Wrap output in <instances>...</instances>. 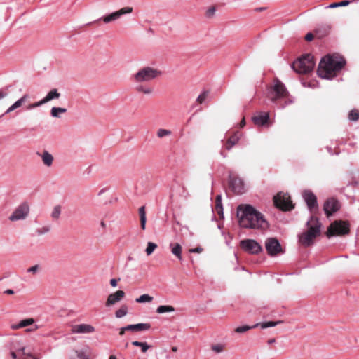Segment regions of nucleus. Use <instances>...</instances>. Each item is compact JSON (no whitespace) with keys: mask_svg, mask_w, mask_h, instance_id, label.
Returning a JSON list of instances; mask_svg holds the SVG:
<instances>
[{"mask_svg":"<svg viewBox=\"0 0 359 359\" xmlns=\"http://www.w3.org/2000/svg\"><path fill=\"white\" fill-rule=\"evenodd\" d=\"M35 320L32 318H25L21 320L19 323L11 325V328L14 330L21 329L25 327L33 325L32 327L27 328V332H34L39 329V325H34Z\"/></svg>","mask_w":359,"mask_h":359,"instance_id":"obj_14","label":"nucleus"},{"mask_svg":"<svg viewBox=\"0 0 359 359\" xmlns=\"http://www.w3.org/2000/svg\"><path fill=\"white\" fill-rule=\"evenodd\" d=\"M237 217L239 225L243 228L266 229L269 226L263 215L251 205H239Z\"/></svg>","mask_w":359,"mask_h":359,"instance_id":"obj_1","label":"nucleus"},{"mask_svg":"<svg viewBox=\"0 0 359 359\" xmlns=\"http://www.w3.org/2000/svg\"><path fill=\"white\" fill-rule=\"evenodd\" d=\"M109 359H116L115 355H111Z\"/></svg>","mask_w":359,"mask_h":359,"instance_id":"obj_60","label":"nucleus"},{"mask_svg":"<svg viewBox=\"0 0 359 359\" xmlns=\"http://www.w3.org/2000/svg\"><path fill=\"white\" fill-rule=\"evenodd\" d=\"M60 97V93L56 88L50 90L47 95L43 97L46 103L55 99H58Z\"/></svg>","mask_w":359,"mask_h":359,"instance_id":"obj_25","label":"nucleus"},{"mask_svg":"<svg viewBox=\"0 0 359 359\" xmlns=\"http://www.w3.org/2000/svg\"><path fill=\"white\" fill-rule=\"evenodd\" d=\"M252 328H253L252 326L243 325V326L238 327L235 331L238 333H243V332L248 331L249 330H250Z\"/></svg>","mask_w":359,"mask_h":359,"instance_id":"obj_45","label":"nucleus"},{"mask_svg":"<svg viewBox=\"0 0 359 359\" xmlns=\"http://www.w3.org/2000/svg\"><path fill=\"white\" fill-rule=\"evenodd\" d=\"M43 164L48 167L52 165L53 162V156L48 151H44L41 155Z\"/></svg>","mask_w":359,"mask_h":359,"instance_id":"obj_26","label":"nucleus"},{"mask_svg":"<svg viewBox=\"0 0 359 359\" xmlns=\"http://www.w3.org/2000/svg\"><path fill=\"white\" fill-rule=\"evenodd\" d=\"M128 343H126V344H125V348H128Z\"/></svg>","mask_w":359,"mask_h":359,"instance_id":"obj_64","label":"nucleus"},{"mask_svg":"<svg viewBox=\"0 0 359 359\" xmlns=\"http://www.w3.org/2000/svg\"><path fill=\"white\" fill-rule=\"evenodd\" d=\"M50 231V226H44L41 228H39L36 230V233L38 235H43L45 233H48Z\"/></svg>","mask_w":359,"mask_h":359,"instance_id":"obj_44","label":"nucleus"},{"mask_svg":"<svg viewBox=\"0 0 359 359\" xmlns=\"http://www.w3.org/2000/svg\"><path fill=\"white\" fill-rule=\"evenodd\" d=\"M285 104H280V105L279 106V107H280V108H284V107H285Z\"/></svg>","mask_w":359,"mask_h":359,"instance_id":"obj_63","label":"nucleus"},{"mask_svg":"<svg viewBox=\"0 0 359 359\" xmlns=\"http://www.w3.org/2000/svg\"><path fill=\"white\" fill-rule=\"evenodd\" d=\"M315 36V34H313L311 32H309L308 34H306V35L305 36V39L307 41H311L313 38H314Z\"/></svg>","mask_w":359,"mask_h":359,"instance_id":"obj_48","label":"nucleus"},{"mask_svg":"<svg viewBox=\"0 0 359 359\" xmlns=\"http://www.w3.org/2000/svg\"><path fill=\"white\" fill-rule=\"evenodd\" d=\"M306 226L307 230L299 236V241L302 245L309 247L313 244L316 238L320 235L321 224L317 217L311 216Z\"/></svg>","mask_w":359,"mask_h":359,"instance_id":"obj_4","label":"nucleus"},{"mask_svg":"<svg viewBox=\"0 0 359 359\" xmlns=\"http://www.w3.org/2000/svg\"><path fill=\"white\" fill-rule=\"evenodd\" d=\"M332 29V26L329 24H323L320 25H318L315 29H314V34L316 37L318 39H323L327 36Z\"/></svg>","mask_w":359,"mask_h":359,"instance_id":"obj_18","label":"nucleus"},{"mask_svg":"<svg viewBox=\"0 0 359 359\" xmlns=\"http://www.w3.org/2000/svg\"><path fill=\"white\" fill-rule=\"evenodd\" d=\"M349 233V224L344 221H335L332 223L326 233V236L330 238L334 236H342Z\"/></svg>","mask_w":359,"mask_h":359,"instance_id":"obj_6","label":"nucleus"},{"mask_svg":"<svg viewBox=\"0 0 359 359\" xmlns=\"http://www.w3.org/2000/svg\"><path fill=\"white\" fill-rule=\"evenodd\" d=\"M327 150H328V151L330 152V154H332V149L331 148L327 147Z\"/></svg>","mask_w":359,"mask_h":359,"instance_id":"obj_58","label":"nucleus"},{"mask_svg":"<svg viewBox=\"0 0 359 359\" xmlns=\"http://www.w3.org/2000/svg\"><path fill=\"white\" fill-rule=\"evenodd\" d=\"M67 111V109L62 107H53L50 110V115L54 118H60V114H64Z\"/></svg>","mask_w":359,"mask_h":359,"instance_id":"obj_31","label":"nucleus"},{"mask_svg":"<svg viewBox=\"0 0 359 359\" xmlns=\"http://www.w3.org/2000/svg\"><path fill=\"white\" fill-rule=\"evenodd\" d=\"M153 300V297L147 294H144L141 295L140 297L135 299V302L137 303H145V302H151Z\"/></svg>","mask_w":359,"mask_h":359,"instance_id":"obj_35","label":"nucleus"},{"mask_svg":"<svg viewBox=\"0 0 359 359\" xmlns=\"http://www.w3.org/2000/svg\"><path fill=\"white\" fill-rule=\"evenodd\" d=\"M171 133H172V132L169 130L161 128V129H158L157 131V136L159 138H162L163 137L170 135Z\"/></svg>","mask_w":359,"mask_h":359,"instance_id":"obj_40","label":"nucleus"},{"mask_svg":"<svg viewBox=\"0 0 359 359\" xmlns=\"http://www.w3.org/2000/svg\"><path fill=\"white\" fill-rule=\"evenodd\" d=\"M29 95L28 93H25L20 98L25 103L29 99Z\"/></svg>","mask_w":359,"mask_h":359,"instance_id":"obj_51","label":"nucleus"},{"mask_svg":"<svg viewBox=\"0 0 359 359\" xmlns=\"http://www.w3.org/2000/svg\"><path fill=\"white\" fill-rule=\"evenodd\" d=\"M110 284L112 287H116L117 285V280L113 278L110 280Z\"/></svg>","mask_w":359,"mask_h":359,"instance_id":"obj_53","label":"nucleus"},{"mask_svg":"<svg viewBox=\"0 0 359 359\" xmlns=\"http://www.w3.org/2000/svg\"><path fill=\"white\" fill-rule=\"evenodd\" d=\"M75 353L79 359H92L91 350L88 347L80 351L76 350Z\"/></svg>","mask_w":359,"mask_h":359,"instance_id":"obj_24","label":"nucleus"},{"mask_svg":"<svg viewBox=\"0 0 359 359\" xmlns=\"http://www.w3.org/2000/svg\"><path fill=\"white\" fill-rule=\"evenodd\" d=\"M29 213V206L27 202L19 205L10 215L9 220L12 222L23 220L27 218Z\"/></svg>","mask_w":359,"mask_h":359,"instance_id":"obj_10","label":"nucleus"},{"mask_svg":"<svg viewBox=\"0 0 359 359\" xmlns=\"http://www.w3.org/2000/svg\"><path fill=\"white\" fill-rule=\"evenodd\" d=\"M302 196L311 214H314L318 208L316 196L312 191L309 190L304 191L302 194Z\"/></svg>","mask_w":359,"mask_h":359,"instance_id":"obj_13","label":"nucleus"},{"mask_svg":"<svg viewBox=\"0 0 359 359\" xmlns=\"http://www.w3.org/2000/svg\"><path fill=\"white\" fill-rule=\"evenodd\" d=\"M157 248V245L152 242H148L147 248L145 250V252L147 255H150L155 250V249Z\"/></svg>","mask_w":359,"mask_h":359,"instance_id":"obj_38","label":"nucleus"},{"mask_svg":"<svg viewBox=\"0 0 359 359\" xmlns=\"http://www.w3.org/2000/svg\"><path fill=\"white\" fill-rule=\"evenodd\" d=\"M221 155H222L224 158H225L226 156V155L225 154H224L222 151L221 152Z\"/></svg>","mask_w":359,"mask_h":359,"instance_id":"obj_62","label":"nucleus"},{"mask_svg":"<svg viewBox=\"0 0 359 359\" xmlns=\"http://www.w3.org/2000/svg\"><path fill=\"white\" fill-rule=\"evenodd\" d=\"M170 248L171 252L180 261L182 260V248L179 243H170Z\"/></svg>","mask_w":359,"mask_h":359,"instance_id":"obj_23","label":"nucleus"},{"mask_svg":"<svg viewBox=\"0 0 359 359\" xmlns=\"http://www.w3.org/2000/svg\"><path fill=\"white\" fill-rule=\"evenodd\" d=\"M128 331L130 332H141V331H146L151 328V325L149 323H137V324H133V325H128Z\"/></svg>","mask_w":359,"mask_h":359,"instance_id":"obj_22","label":"nucleus"},{"mask_svg":"<svg viewBox=\"0 0 359 359\" xmlns=\"http://www.w3.org/2000/svg\"><path fill=\"white\" fill-rule=\"evenodd\" d=\"M8 95V92L4 90H0V100L4 99Z\"/></svg>","mask_w":359,"mask_h":359,"instance_id":"obj_49","label":"nucleus"},{"mask_svg":"<svg viewBox=\"0 0 359 359\" xmlns=\"http://www.w3.org/2000/svg\"><path fill=\"white\" fill-rule=\"evenodd\" d=\"M172 350L173 351H177V348L176 346H173V347L172 348Z\"/></svg>","mask_w":359,"mask_h":359,"instance_id":"obj_59","label":"nucleus"},{"mask_svg":"<svg viewBox=\"0 0 359 359\" xmlns=\"http://www.w3.org/2000/svg\"><path fill=\"white\" fill-rule=\"evenodd\" d=\"M240 246L245 252L252 255H257L262 251L261 245L253 239L242 240Z\"/></svg>","mask_w":359,"mask_h":359,"instance_id":"obj_9","label":"nucleus"},{"mask_svg":"<svg viewBox=\"0 0 359 359\" xmlns=\"http://www.w3.org/2000/svg\"><path fill=\"white\" fill-rule=\"evenodd\" d=\"M340 208L337 200L331 198H328L324 203L323 210L327 216H330L337 212Z\"/></svg>","mask_w":359,"mask_h":359,"instance_id":"obj_16","label":"nucleus"},{"mask_svg":"<svg viewBox=\"0 0 359 359\" xmlns=\"http://www.w3.org/2000/svg\"><path fill=\"white\" fill-rule=\"evenodd\" d=\"M173 311H175V308L170 305H161V306H159L156 309V312L158 313H166V312H173Z\"/></svg>","mask_w":359,"mask_h":359,"instance_id":"obj_33","label":"nucleus"},{"mask_svg":"<svg viewBox=\"0 0 359 359\" xmlns=\"http://www.w3.org/2000/svg\"><path fill=\"white\" fill-rule=\"evenodd\" d=\"M245 124V120L243 119L241 122V127H243Z\"/></svg>","mask_w":359,"mask_h":359,"instance_id":"obj_57","label":"nucleus"},{"mask_svg":"<svg viewBox=\"0 0 359 359\" xmlns=\"http://www.w3.org/2000/svg\"><path fill=\"white\" fill-rule=\"evenodd\" d=\"M215 209L219 215H223V206L222 203V196L220 195L216 196Z\"/></svg>","mask_w":359,"mask_h":359,"instance_id":"obj_29","label":"nucleus"},{"mask_svg":"<svg viewBox=\"0 0 359 359\" xmlns=\"http://www.w3.org/2000/svg\"><path fill=\"white\" fill-rule=\"evenodd\" d=\"M346 60L338 55H327L320 61L318 75L323 79H332L345 66Z\"/></svg>","mask_w":359,"mask_h":359,"instance_id":"obj_3","label":"nucleus"},{"mask_svg":"<svg viewBox=\"0 0 359 359\" xmlns=\"http://www.w3.org/2000/svg\"><path fill=\"white\" fill-rule=\"evenodd\" d=\"M133 11L131 7H124L117 11L111 13V14L101 18L100 20H102L104 23H109L118 19L121 15L127 13H130Z\"/></svg>","mask_w":359,"mask_h":359,"instance_id":"obj_15","label":"nucleus"},{"mask_svg":"<svg viewBox=\"0 0 359 359\" xmlns=\"http://www.w3.org/2000/svg\"><path fill=\"white\" fill-rule=\"evenodd\" d=\"M41 266L39 264H36L34 266H32L28 268L27 269V272L35 275L37 273H39L41 271Z\"/></svg>","mask_w":359,"mask_h":359,"instance_id":"obj_41","label":"nucleus"},{"mask_svg":"<svg viewBox=\"0 0 359 359\" xmlns=\"http://www.w3.org/2000/svg\"><path fill=\"white\" fill-rule=\"evenodd\" d=\"M349 3L350 2L348 1H343L341 2H338V3H333V4H330L327 6V8H337V7H339V6H348L349 4Z\"/></svg>","mask_w":359,"mask_h":359,"instance_id":"obj_42","label":"nucleus"},{"mask_svg":"<svg viewBox=\"0 0 359 359\" xmlns=\"http://www.w3.org/2000/svg\"><path fill=\"white\" fill-rule=\"evenodd\" d=\"M224 346L221 344H213L211 346V349L217 353H222L224 350Z\"/></svg>","mask_w":359,"mask_h":359,"instance_id":"obj_43","label":"nucleus"},{"mask_svg":"<svg viewBox=\"0 0 359 359\" xmlns=\"http://www.w3.org/2000/svg\"><path fill=\"white\" fill-rule=\"evenodd\" d=\"M103 192H104V189L101 190V191L99 192L98 195H99V196H100V195H101L102 194H103Z\"/></svg>","mask_w":359,"mask_h":359,"instance_id":"obj_61","label":"nucleus"},{"mask_svg":"<svg viewBox=\"0 0 359 359\" xmlns=\"http://www.w3.org/2000/svg\"><path fill=\"white\" fill-rule=\"evenodd\" d=\"M229 187L236 194H242L245 191L243 180L231 173H229Z\"/></svg>","mask_w":359,"mask_h":359,"instance_id":"obj_12","label":"nucleus"},{"mask_svg":"<svg viewBox=\"0 0 359 359\" xmlns=\"http://www.w3.org/2000/svg\"><path fill=\"white\" fill-rule=\"evenodd\" d=\"M315 66L313 57L307 54L294 61L292 64L293 69L299 74H308L313 71Z\"/></svg>","mask_w":359,"mask_h":359,"instance_id":"obj_5","label":"nucleus"},{"mask_svg":"<svg viewBox=\"0 0 359 359\" xmlns=\"http://www.w3.org/2000/svg\"><path fill=\"white\" fill-rule=\"evenodd\" d=\"M132 344L135 346L140 347L142 353H146L151 347L147 342H140L138 341H133Z\"/></svg>","mask_w":359,"mask_h":359,"instance_id":"obj_34","label":"nucleus"},{"mask_svg":"<svg viewBox=\"0 0 359 359\" xmlns=\"http://www.w3.org/2000/svg\"><path fill=\"white\" fill-rule=\"evenodd\" d=\"M128 326H125V327H123L120 329V331H119V335L121 336H123L124 334H125V332L126 331H128Z\"/></svg>","mask_w":359,"mask_h":359,"instance_id":"obj_52","label":"nucleus"},{"mask_svg":"<svg viewBox=\"0 0 359 359\" xmlns=\"http://www.w3.org/2000/svg\"><path fill=\"white\" fill-rule=\"evenodd\" d=\"M275 341H276L275 339H270L268 340L267 343H268V344H272L275 343Z\"/></svg>","mask_w":359,"mask_h":359,"instance_id":"obj_56","label":"nucleus"},{"mask_svg":"<svg viewBox=\"0 0 359 359\" xmlns=\"http://www.w3.org/2000/svg\"><path fill=\"white\" fill-rule=\"evenodd\" d=\"M269 95L271 100L273 102H276L279 100L287 97L288 92L284 84L280 81L278 79H275L273 86L270 90Z\"/></svg>","mask_w":359,"mask_h":359,"instance_id":"obj_7","label":"nucleus"},{"mask_svg":"<svg viewBox=\"0 0 359 359\" xmlns=\"http://www.w3.org/2000/svg\"><path fill=\"white\" fill-rule=\"evenodd\" d=\"M275 205L283 210H290L294 206L287 194L279 193L273 197Z\"/></svg>","mask_w":359,"mask_h":359,"instance_id":"obj_8","label":"nucleus"},{"mask_svg":"<svg viewBox=\"0 0 359 359\" xmlns=\"http://www.w3.org/2000/svg\"><path fill=\"white\" fill-rule=\"evenodd\" d=\"M125 297V292L123 290H117L115 292L110 294L105 302L106 306H110L116 303L121 301Z\"/></svg>","mask_w":359,"mask_h":359,"instance_id":"obj_17","label":"nucleus"},{"mask_svg":"<svg viewBox=\"0 0 359 359\" xmlns=\"http://www.w3.org/2000/svg\"><path fill=\"white\" fill-rule=\"evenodd\" d=\"M216 9L214 6L210 7L205 12V16L208 18H211L215 15Z\"/></svg>","mask_w":359,"mask_h":359,"instance_id":"obj_46","label":"nucleus"},{"mask_svg":"<svg viewBox=\"0 0 359 359\" xmlns=\"http://www.w3.org/2000/svg\"><path fill=\"white\" fill-rule=\"evenodd\" d=\"M95 331V327L88 324H79L74 325L72 332L76 334L92 333Z\"/></svg>","mask_w":359,"mask_h":359,"instance_id":"obj_19","label":"nucleus"},{"mask_svg":"<svg viewBox=\"0 0 359 359\" xmlns=\"http://www.w3.org/2000/svg\"><path fill=\"white\" fill-rule=\"evenodd\" d=\"M348 118L351 121H357L359 119V111L356 109L351 110L348 114Z\"/></svg>","mask_w":359,"mask_h":359,"instance_id":"obj_39","label":"nucleus"},{"mask_svg":"<svg viewBox=\"0 0 359 359\" xmlns=\"http://www.w3.org/2000/svg\"><path fill=\"white\" fill-rule=\"evenodd\" d=\"M128 311V306L126 304L121 305V306L115 312V316L117 318H121L125 316Z\"/></svg>","mask_w":359,"mask_h":359,"instance_id":"obj_32","label":"nucleus"},{"mask_svg":"<svg viewBox=\"0 0 359 359\" xmlns=\"http://www.w3.org/2000/svg\"><path fill=\"white\" fill-rule=\"evenodd\" d=\"M203 250V249L200 247H198V248H191L189 250V252H191V253H194V252H201Z\"/></svg>","mask_w":359,"mask_h":359,"instance_id":"obj_50","label":"nucleus"},{"mask_svg":"<svg viewBox=\"0 0 359 359\" xmlns=\"http://www.w3.org/2000/svg\"><path fill=\"white\" fill-rule=\"evenodd\" d=\"M265 248L268 255L272 257L283 252L282 247L276 238H268L265 241Z\"/></svg>","mask_w":359,"mask_h":359,"instance_id":"obj_11","label":"nucleus"},{"mask_svg":"<svg viewBox=\"0 0 359 359\" xmlns=\"http://www.w3.org/2000/svg\"><path fill=\"white\" fill-rule=\"evenodd\" d=\"M241 137V134L239 132H236L233 135H231L226 142V149L231 150L232 147L238 142Z\"/></svg>","mask_w":359,"mask_h":359,"instance_id":"obj_21","label":"nucleus"},{"mask_svg":"<svg viewBox=\"0 0 359 359\" xmlns=\"http://www.w3.org/2000/svg\"><path fill=\"white\" fill-rule=\"evenodd\" d=\"M161 75V72L160 70L147 66L140 68L136 73L133 74L131 79L137 83L135 90L138 93L150 95L154 93V88L143 83L150 82Z\"/></svg>","mask_w":359,"mask_h":359,"instance_id":"obj_2","label":"nucleus"},{"mask_svg":"<svg viewBox=\"0 0 359 359\" xmlns=\"http://www.w3.org/2000/svg\"><path fill=\"white\" fill-rule=\"evenodd\" d=\"M269 112H259L252 117V121L255 125L262 126L269 121Z\"/></svg>","mask_w":359,"mask_h":359,"instance_id":"obj_20","label":"nucleus"},{"mask_svg":"<svg viewBox=\"0 0 359 359\" xmlns=\"http://www.w3.org/2000/svg\"><path fill=\"white\" fill-rule=\"evenodd\" d=\"M281 323H282V321H269V322H265V323H257V324L252 325V327H257L258 326H260L261 328L265 329V328H268V327H274Z\"/></svg>","mask_w":359,"mask_h":359,"instance_id":"obj_30","label":"nucleus"},{"mask_svg":"<svg viewBox=\"0 0 359 359\" xmlns=\"http://www.w3.org/2000/svg\"><path fill=\"white\" fill-rule=\"evenodd\" d=\"M25 102L20 97L18 100H17L12 105H11L5 111V113L2 115L10 114L11 112L13 111L14 110L21 107Z\"/></svg>","mask_w":359,"mask_h":359,"instance_id":"obj_27","label":"nucleus"},{"mask_svg":"<svg viewBox=\"0 0 359 359\" xmlns=\"http://www.w3.org/2000/svg\"><path fill=\"white\" fill-rule=\"evenodd\" d=\"M100 226L103 229H106V223L104 222V221H101L100 222Z\"/></svg>","mask_w":359,"mask_h":359,"instance_id":"obj_55","label":"nucleus"},{"mask_svg":"<svg viewBox=\"0 0 359 359\" xmlns=\"http://www.w3.org/2000/svg\"><path fill=\"white\" fill-rule=\"evenodd\" d=\"M139 215H140L141 228H142V229L144 230L145 227H146V222H147L146 211H145L144 206H142L139 208Z\"/></svg>","mask_w":359,"mask_h":359,"instance_id":"obj_28","label":"nucleus"},{"mask_svg":"<svg viewBox=\"0 0 359 359\" xmlns=\"http://www.w3.org/2000/svg\"><path fill=\"white\" fill-rule=\"evenodd\" d=\"M61 214V207L60 205H56L53 208L51 212V217L53 219H58L60 218Z\"/></svg>","mask_w":359,"mask_h":359,"instance_id":"obj_36","label":"nucleus"},{"mask_svg":"<svg viewBox=\"0 0 359 359\" xmlns=\"http://www.w3.org/2000/svg\"><path fill=\"white\" fill-rule=\"evenodd\" d=\"M4 292L6 294H14V291L13 290H11V289H8Z\"/></svg>","mask_w":359,"mask_h":359,"instance_id":"obj_54","label":"nucleus"},{"mask_svg":"<svg viewBox=\"0 0 359 359\" xmlns=\"http://www.w3.org/2000/svg\"><path fill=\"white\" fill-rule=\"evenodd\" d=\"M208 96V92L203 91L196 99L197 102L202 104Z\"/></svg>","mask_w":359,"mask_h":359,"instance_id":"obj_47","label":"nucleus"},{"mask_svg":"<svg viewBox=\"0 0 359 359\" xmlns=\"http://www.w3.org/2000/svg\"><path fill=\"white\" fill-rule=\"evenodd\" d=\"M46 104V102L44 100V99H41V100L38 101V102H33V103H31L29 104H28L27 107H26V109L27 110H32L33 109H35V108H37V107H41V105Z\"/></svg>","mask_w":359,"mask_h":359,"instance_id":"obj_37","label":"nucleus"}]
</instances>
